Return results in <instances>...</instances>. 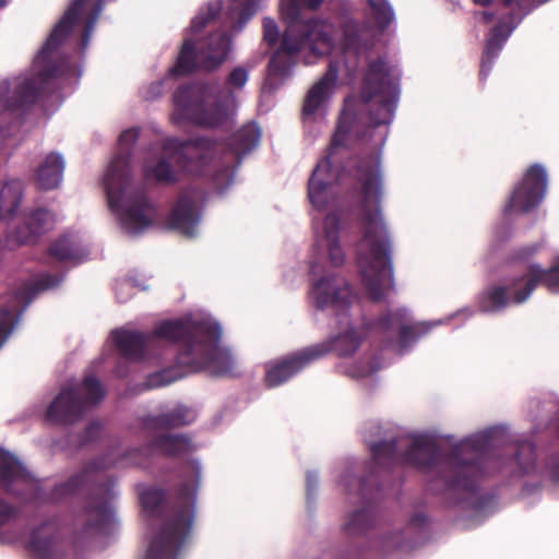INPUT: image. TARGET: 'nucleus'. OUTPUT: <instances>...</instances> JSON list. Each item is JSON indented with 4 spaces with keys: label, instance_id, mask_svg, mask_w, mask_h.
<instances>
[{
    "label": "nucleus",
    "instance_id": "obj_41",
    "mask_svg": "<svg viewBox=\"0 0 559 559\" xmlns=\"http://www.w3.org/2000/svg\"><path fill=\"white\" fill-rule=\"evenodd\" d=\"M278 27L276 22L271 17L263 19V39L270 45L274 46L278 40Z\"/></svg>",
    "mask_w": 559,
    "mask_h": 559
},
{
    "label": "nucleus",
    "instance_id": "obj_42",
    "mask_svg": "<svg viewBox=\"0 0 559 559\" xmlns=\"http://www.w3.org/2000/svg\"><path fill=\"white\" fill-rule=\"evenodd\" d=\"M538 250L536 245L524 246L515 249L508 258L510 263L524 262L532 258Z\"/></svg>",
    "mask_w": 559,
    "mask_h": 559
},
{
    "label": "nucleus",
    "instance_id": "obj_29",
    "mask_svg": "<svg viewBox=\"0 0 559 559\" xmlns=\"http://www.w3.org/2000/svg\"><path fill=\"white\" fill-rule=\"evenodd\" d=\"M64 159L59 153H49L35 169V183L38 189L53 190L59 187L63 177Z\"/></svg>",
    "mask_w": 559,
    "mask_h": 559
},
{
    "label": "nucleus",
    "instance_id": "obj_21",
    "mask_svg": "<svg viewBox=\"0 0 559 559\" xmlns=\"http://www.w3.org/2000/svg\"><path fill=\"white\" fill-rule=\"evenodd\" d=\"M53 284L55 278L50 275L43 277L34 284H24L16 288L12 296L15 302L23 305L19 311H16L14 307H0V348L12 333L22 312L33 298L39 292L53 286Z\"/></svg>",
    "mask_w": 559,
    "mask_h": 559
},
{
    "label": "nucleus",
    "instance_id": "obj_38",
    "mask_svg": "<svg viewBox=\"0 0 559 559\" xmlns=\"http://www.w3.org/2000/svg\"><path fill=\"white\" fill-rule=\"evenodd\" d=\"M231 11L238 10L237 28H242L245 24L257 13L260 0H231Z\"/></svg>",
    "mask_w": 559,
    "mask_h": 559
},
{
    "label": "nucleus",
    "instance_id": "obj_15",
    "mask_svg": "<svg viewBox=\"0 0 559 559\" xmlns=\"http://www.w3.org/2000/svg\"><path fill=\"white\" fill-rule=\"evenodd\" d=\"M186 330L183 319L165 320L158 323L152 332L116 330L112 342L122 357L132 361L143 360L162 340L178 343L180 334Z\"/></svg>",
    "mask_w": 559,
    "mask_h": 559
},
{
    "label": "nucleus",
    "instance_id": "obj_14",
    "mask_svg": "<svg viewBox=\"0 0 559 559\" xmlns=\"http://www.w3.org/2000/svg\"><path fill=\"white\" fill-rule=\"evenodd\" d=\"M230 49V37L224 31H217L200 43L195 48L192 39L186 38L175 66L169 70L174 76L188 75L198 69L212 71L227 58Z\"/></svg>",
    "mask_w": 559,
    "mask_h": 559
},
{
    "label": "nucleus",
    "instance_id": "obj_22",
    "mask_svg": "<svg viewBox=\"0 0 559 559\" xmlns=\"http://www.w3.org/2000/svg\"><path fill=\"white\" fill-rule=\"evenodd\" d=\"M201 219L195 201L187 193H181L167 216V228L186 237H194Z\"/></svg>",
    "mask_w": 559,
    "mask_h": 559
},
{
    "label": "nucleus",
    "instance_id": "obj_52",
    "mask_svg": "<svg viewBox=\"0 0 559 559\" xmlns=\"http://www.w3.org/2000/svg\"><path fill=\"white\" fill-rule=\"evenodd\" d=\"M556 432L559 437V412L557 413V417H556Z\"/></svg>",
    "mask_w": 559,
    "mask_h": 559
},
{
    "label": "nucleus",
    "instance_id": "obj_44",
    "mask_svg": "<svg viewBox=\"0 0 559 559\" xmlns=\"http://www.w3.org/2000/svg\"><path fill=\"white\" fill-rule=\"evenodd\" d=\"M99 431H100V426L97 423H91L84 431L83 442H91V441L95 440L97 438Z\"/></svg>",
    "mask_w": 559,
    "mask_h": 559
},
{
    "label": "nucleus",
    "instance_id": "obj_7",
    "mask_svg": "<svg viewBox=\"0 0 559 559\" xmlns=\"http://www.w3.org/2000/svg\"><path fill=\"white\" fill-rule=\"evenodd\" d=\"M105 468H107V464L103 459L92 460L84 465L80 473L56 485L47 497L50 502H59L82 489H87V503L84 508V513L87 516L86 532L104 530L111 524L114 519V509L110 502L117 495L116 481L112 477L100 473Z\"/></svg>",
    "mask_w": 559,
    "mask_h": 559
},
{
    "label": "nucleus",
    "instance_id": "obj_27",
    "mask_svg": "<svg viewBox=\"0 0 559 559\" xmlns=\"http://www.w3.org/2000/svg\"><path fill=\"white\" fill-rule=\"evenodd\" d=\"M513 27L504 22L497 23L489 32L480 60L479 79L485 81L491 71L496 58L499 56L504 43L510 36Z\"/></svg>",
    "mask_w": 559,
    "mask_h": 559
},
{
    "label": "nucleus",
    "instance_id": "obj_16",
    "mask_svg": "<svg viewBox=\"0 0 559 559\" xmlns=\"http://www.w3.org/2000/svg\"><path fill=\"white\" fill-rule=\"evenodd\" d=\"M404 320V310H388L377 320L365 322L360 332L352 328V353L365 337H378L382 349L392 348L397 344L400 352L403 353L418 338L415 326L405 324Z\"/></svg>",
    "mask_w": 559,
    "mask_h": 559
},
{
    "label": "nucleus",
    "instance_id": "obj_20",
    "mask_svg": "<svg viewBox=\"0 0 559 559\" xmlns=\"http://www.w3.org/2000/svg\"><path fill=\"white\" fill-rule=\"evenodd\" d=\"M547 190V173L540 164H533L525 171L521 182L514 188L504 212H530L539 205Z\"/></svg>",
    "mask_w": 559,
    "mask_h": 559
},
{
    "label": "nucleus",
    "instance_id": "obj_1",
    "mask_svg": "<svg viewBox=\"0 0 559 559\" xmlns=\"http://www.w3.org/2000/svg\"><path fill=\"white\" fill-rule=\"evenodd\" d=\"M373 24L352 21V53L360 60L352 93V221L355 227H388L382 212V148L401 97L402 70L386 52L374 53L395 21L389 0H367Z\"/></svg>",
    "mask_w": 559,
    "mask_h": 559
},
{
    "label": "nucleus",
    "instance_id": "obj_18",
    "mask_svg": "<svg viewBox=\"0 0 559 559\" xmlns=\"http://www.w3.org/2000/svg\"><path fill=\"white\" fill-rule=\"evenodd\" d=\"M261 131L257 123L250 122L238 129L227 142L219 146L215 141V151L210 162L211 175L217 168H237L240 166L243 155L253 150L260 141Z\"/></svg>",
    "mask_w": 559,
    "mask_h": 559
},
{
    "label": "nucleus",
    "instance_id": "obj_49",
    "mask_svg": "<svg viewBox=\"0 0 559 559\" xmlns=\"http://www.w3.org/2000/svg\"><path fill=\"white\" fill-rule=\"evenodd\" d=\"M480 15H481V20L485 24L490 23L495 19V13H492V12L484 11L480 13Z\"/></svg>",
    "mask_w": 559,
    "mask_h": 559
},
{
    "label": "nucleus",
    "instance_id": "obj_23",
    "mask_svg": "<svg viewBox=\"0 0 559 559\" xmlns=\"http://www.w3.org/2000/svg\"><path fill=\"white\" fill-rule=\"evenodd\" d=\"M340 71V61L331 59L323 76L317 81L305 96L301 115L312 117L329 100L335 87Z\"/></svg>",
    "mask_w": 559,
    "mask_h": 559
},
{
    "label": "nucleus",
    "instance_id": "obj_50",
    "mask_svg": "<svg viewBox=\"0 0 559 559\" xmlns=\"http://www.w3.org/2000/svg\"><path fill=\"white\" fill-rule=\"evenodd\" d=\"M473 2L480 7H488L492 0H473Z\"/></svg>",
    "mask_w": 559,
    "mask_h": 559
},
{
    "label": "nucleus",
    "instance_id": "obj_10",
    "mask_svg": "<svg viewBox=\"0 0 559 559\" xmlns=\"http://www.w3.org/2000/svg\"><path fill=\"white\" fill-rule=\"evenodd\" d=\"M186 472L191 480H183L178 489V499L182 502H191L190 506L178 508L168 518L159 533H157L147 549L145 559H177L180 549L188 539L194 522V501L200 483V467L194 462H189Z\"/></svg>",
    "mask_w": 559,
    "mask_h": 559
},
{
    "label": "nucleus",
    "instance_id": "obj_31",
    "mask_svg": "<svg viewBox=\"0 0 559 559\" xmlns=\"http://www.w3.org/2000/svg\"><path fill=\"white\" fill-rule=\"evenodd\" d=\"M23 192L24 186L20 179L0 182V221L14 215L20 207Z\"/></svg>",
    "mask_w": 559,
    "mask_h": 559
},
{
    "label": "nucleus",
    "instance_id": "obj_45",
    "mask_svg": "<svg viewBox=\"0 0 559 559\" xmlns=\"http://www.w3.org/2000/svg\"><path fill=\"white\" fill-rule=\"evenodd\" d=\"M306 484H307L308 496H310L311 492L314 491L318 486V476L314 472L307 473Z\"/></svg>",
    "mask_w": 559,
    "mask_h": 559
},
{
    "label": "nucleus",
    "instance_id": "obj_55",
    "mask_svg": "<svg viewBox=\"0 0 559 559\" xmlns=\"http://www.w3.org/2000/svg\"><path fill=\"white\" fill-rule=\"evenodd\" d=\"M7 5V0H0V8H3Z\"/></svg>",
    "mask_w": 559,
    "mask_h": 559
},
{
    "label": "nucleus",
    "instance_id": "obj_8",
    "mask_svg": "<svg viewBox=\"0 0 559 559\" xmlns=\"http://www.w3.org/2000/svg\"><path fill=\"white\" fill-rule=\"evenodd\" d=\"M105 468H107V464L103 459L92 460L84 465L80 473L56 485L47 497L50 502H59L82 489H87V503L84 508V513L87 516L86 532L104 530L111 524L114 519V509L110 502L117 495L116 481L112 477L100 473Z\"/></svg>",
    "mask_w": 559,
    "mask_h": 559
},
{
    "label": "nucleus",
    "instance_id": "obj_2",
    "mask_svg": "<svg viewBox=\"0 0 559 559\" xmlns=\"http://www.w3.org/2000/svg\"><path fill=\"white\" fill-rule=\"evenodd\" d=\"M349 94L343 98V109L332 135L328 154L312 171L308 181V198L318 211L326 212L324 237L331 264L340 266L345 253L338 243V233L348 216L349 201Z\"/></svg>",
    "mask_w": 559,
    "mask_h": 559
},
{
    "label": "nucleus",
    "instance_id": "obj_9",
    "mask_svg": "<svg viewBox=\"0 0 559 559\" xmlns=\"http://www.w3.org/2000/svg\"><path fill=\"white\" fill-rule=\"evenodd\" d=\"M165 155L155 164L143 167V176L146 180H153L159 185H174L179 180L178 171L171 162L182 173L192 176H211L210 162L212 160L215 144L209 138H197L182 141L177 138H166L162 142Z\"/></svg>",
    "mask_w": 559,
    "mask_h": 559
},
{
    "label": "nucleus",
    "instance_id": "obj_48",
    "mask_svg": "<svg viewBox=\"0 0 559 559\" xmlns=\"http://www.w3.org/2000/svg\"><path fill=\"white\" fill-rule=\"evenodd\" d=\"M342 34H343V39H344V43L342 45V48L343 50L345 51L346 48H347V45H348V38H349V29L348 27L346 26V24L343 25V29H342Z\"/></svg>",
    "mask_w": 559,
    "mask_h": 559
},
{
    "label": "nucleus",
    "instance_id": "obj_37",
    "mask_svg": "<svg viewBox=\"0 0 559 559\" xmlns=\"http://www.w3.org/2000/svg\"><path fill=\"white\" fill-rule=\"evenodd\" d=\"M222 9L221 2H211L206 5V9L204 12L199 13L191 22L190 31L193 34H198L201 31H203L206 25L214 21Z\"/></svg>",
    "mask_w": 559,
    "mask_h": 559
},
{
    "label": "nucleus",
    "instance_id": "obj_36",
    "mask_svg": "<svg viewBox=\"0 0 559 559\" xmlns=\"http://www.w3.org/2000/svg\"><path fill=\"white\" fill-rule=\"evenodd\" d=\"M50 257L57 261L63 262L75 258V250L68 236H61L56 239L47 249Z\"/></svg>",
    "mask_w": 559,
    "mask_h": 559
},
{
    "label": "nucleus",
    "instance_id": "obj_25",
    "mask_svg": "<svg viewBox=\"0 0 559 559\" xmlns=\"http://www.w3.org/2000/svg\"><path fill=\"white\" fill-rule=\"evenodd\" d=\"M523 287L515 296L516 302H525L538 284H543L549 289L559 287V264L549 269H543L537 263H531L527 266V272L524 275Z\"/></svg>",
    "mask_w": 559,
    "mask_h": 559
},
{
    "label": "nucleus",
    "instance_id": "obj_46",
    "mask_svg": "<svg viewBox=\"0 0 559 559\" xmlns=\"http://www.w3.org/2000/svg\"><path fill=\"white\" fill-rule=\"evenodd\" d=\"M337 485L342 488V490L346 493L349 489V476L347 467L344 468L342 474L337 477Z\"/></svg>",
    "mask_w": 559,
    "mask_h": 559
},
{
    "label": "nucleus",
    "instance_id": "obj_47",
    "mask_svg": "<svg viewBox=\"0 0 559 559\" xmlns=\"http://www.w3.org/2000/svg\"><path fill=\"white\" fill-rule=\"evenodd\" d=\"M377 370L376 366L373 362H369L368 366L361 370H358V369H355L353 370L352 369V377H365V376H368L372 372H374Z\"/></svg>",
    "mask_w": 559,
    "mask_h": 559
},
{
    "label": "nucleus",
    "instance_id": "obj_13",
    "mask_svg": "<svg viewBox=\"0 0 559 559\" xmlns=\"http://www.w3.org/2000/svg\"><path fill=\"white\" fill-rule=\"evenodd\" d=\"M105 396V389L93 374L86 376L80 386L66 385L51 401L46 411V418L58 425H71L81 419L87 405L99 403Z\"/></svg>",
    "mask_w": 559,
    "mask_h": 559
},
{
    "label": "nucleus",
    "instance_id": "obj_40",
    "mask_svg": "<svg viewBox=\"0 0 559 559\" xmlns=\"http://www.w3.org/2000/svg\"><path fill=\"white\" fill-rule=\"evenodd\" d=\"M374 521L371 508L367 507L360 511L352 512V533L354 531H365L372 526Z\"/></svg>",
    "mask_w": 559,
    "mask_h": 559
},
{
    "label": "nucleus",
    "instance_id": "obj_30",
    "mask_svg": "<svg viewBox=\"0 0 559 559\" xmlns=\"http://www.w3.org/2000/svg\"><path fill=\"white\" fill-rule=\"evenodd\" d=\"M191 421V412L186 407H177L159 415L144 417L143 426L150 430H167L189 425Z\"/></svg>",
    "mask_w": 559,
    "mask_h": 559
},
{
    "label": "nucleus",
    "instance_id": "obj_35",
    "mask_svg": "<svg viewBox=\"0 0 559 559\" xmlns=\"http://www.w3.org/2000/svg\"><path fill=\"white\" fill-rule=\"evenodd\" d=\"M520 469L523 473H528L536 462V448L531 441H521L516 444L514 457Z\"/></svg>",
    "mask_w": 559,
    "mask_h": 559
},
{
    "label": "nucleus",
    "instance_id": "obj_12",
    "mask_svg": "<svg viewBox=\"0 0 559 559\" xmlns=\"http://www.w3.org/2000/svg\"><path fill=\"white\" fill-rule=\"evenodd\" d=\"M311 296L318 309L331 308L335 312L342 329L340 334L317 345L325 346L326 355L346 357L349 355V282L334 275L322 277L312 285Z\"/></svg>",
    "mask_w": 559,
    "mask_h": 559
},
{
    "label": "nucleus",
    "instance_id": "obj_43",
    "mask_svg": "<svg viewBox=\"0 0 559 559\" xmlns=\"http://www.w3.org/2000/svg\"><path fill=\"white\" fill-rule=\"evenodd\" d=\"M546 472L552 483L559 484V455H552L548 459Z\"/></svg>",
    "mask_w": 559,
    "mask_h": 559
},
{
    "label": "nucleus",
    "instance_id": "obj_4",
    "mask_svg": "<svg viewBox=\"0 0 559 559\" xmlns=\"http://www.w3.org/2000/svg\"><path fill=\"white\" fill-rule=\"evenodd\" d=\"M323 0H282L280 5L286 29L280 47L272 55L267 72L270 80H282L289 75L298 53L309 49L317 56L330 55L335 49L340 29L325 21L304 19L302 9L316 10Z\"/></svg>",
    "mask_w": 559,
    "mask_h": 559
},
{
    "label": "nucleus",
    "instance_id": "obj_5",
    "mask_svg": "<svg viewBox=\"0 0 559 559\" xmlns=\"http://www.w3.org/2000/svg\"><path fill=\"white\" fill-rule=\"evenodd\" d=\"M183 328L186 331L180 334L175 365L152 374V384L167 385L201 370H209L216 377L236 376L230 352L219 346L222 330L217 323L183 319Z\"/></svg>",
    "mask_w": 559,
    "mask_h": 559
},
{
    "label": "nucleus",
    "instance_id": "obj_33",
    "mask_svg": "<svg viewBox=\"0 0 559 559\" xmlns=\"http://www.w3.org/2000/svg\"><path fill=\"white\" fill-rule=\"evenodd\" d=\"M166 497V492L162 488L142 487L139 488V498L143 510L153 515L162 506Z\"/></svg>",
    "mask_w": 559,
    "mask_h": 559
},
{
    "label": "nucleus",
    "instance_id": "obj_11",
    "mask_svg": "<svg viewBox=\"0 0 559 559\" xmlns=\"http://www.w3.org/2000/svg\"><path fill=\"white\" fill-rule=\"evenodd\" d=\"M222 91L216 82H198L179 86L174 93V105L179 119L194 124L216 128L228 118Z\"/></svg>",
    "mask_w": 559,
    "mask_h": 559
},
{
    "label": "nucleus",
    "instance_id": "obj_54",
    "mask_svg": "<svg viewBox=\"0 0 559 559\" xmlns=\"http://www.w3.org/2000/svg\"><path fill=\"white\" fill-rule=\"evenodd\" d=\"M502 3L506 5V7H509L511 5V3L513 2V0H501Z\"/></svg>",
    "mask_w": 559,
    "mask_h": 559
},
{
    "label": "nucleus",
    "instance_id": "obj_17",
    "mask_svg": "<svg viewBox=\"0 0 559 559\" xmlns=\"http://www.w3.org/2000/svg\"><path fill=\"white\" fill-rule=\"evenodd\" d=\"M0 487L9 495L27 498L36 481L17 457L0 450ZM15 514L12 506L0 498V527Z\"/></svg>",
    "mask_w": 559,
    "mask_h": 559
},
{
    "label": "nucleus",
    "instance_id": "obj_19",
    "mask_svg": "<svg viewBox=\"0 0 559 559\" xmlns=\"http://www.w3.org/2000/svg\"><path fill=\"white\" fill-rule=\"evenodd\" d=\"M323 345H310L290 353L266 365L264 382L267 388H276L309 365L326 356Z\"/></svg>",
    "mask_w": 559,
    "mask_h": 559
},
{
    "label": "nucleus",
    "instance_id": "obj_32",
    "mask_svg": "<svg viewBox=\"0 0 559 559\" xmlns=\"http://www.w3.org/2000/svg\"><path fill=\"white\" fill-rule=\"evenodd\" d=\"M150 447L165 456L176 457L188 452L190 440L180 433H165L152 438Z\"/></svg>",
    "mask_w": 559,
    "mask_h": 559
},
{
    "label": "nucleus",
    "instance_id": "obj_28",
    "mask_svg": "<svg viewBox=\"0 0 559 559\" xmlns=\"http://www.w3.org/2000/svg\"><path fill=\"white\" fill-rule=\"evenodd\" d=\"M53 225V215L45 209H37L25 217L22 225L17 226L14 235L19 243L35 242L44 233L48 231Z\"/></svg>",
    "mask_w": 559,
    "mask_h": 559
},
{
    "label": "nucleus",
    "instance_id": "obj_26",
    "mask_svg": "<svg viewBox=\"0 0 559 559\" xmlns=\"http://www.w3.org/2000/svg\"><path fill=\"white\" fill-rule=\"evenodd\" d=\"M26 548L36 559H56L58 556V533L52 523H43L29 537Z\"/></svg>",
    "mask_w": 559,
    "mask_h": 559
},
{
    "label": "nucleus",
    "instance_id": "obj_53",
    "mask_svg": "<svg viewBox=\"0 0 559 559\" xmlns=\"http://www.w3.org/2000/svg\"><path fill=\"white\" fill-rule=\"evenodd\" d=\"M341 368V372L344 373V374H348V368L346 366L344 367H340Z\"/></svg>",
    "mask_w": 559,
    "mask_h": 559
},
{
    "label": "nucleus",
    "instance_id": "obj_24",
    "mask_svg": "<svg viewBox=\"0 0 559 559\" xmlns=\"http://www.w3.org/2000/svg\"><path fill=\"white\" fill-rule=\"evenodd\" d=\"M525 276H514L506 281L504 284L487 287L480 298L479 308L483 312H498L509 305H521L516 302L515 296L523 287Z\"/></svg>",
    "mask_w": 559,
    "mask_h": 559
},
{
    "label": "nucleus",
    "instance_id": "obj_3",
    "mask_svg": "<svg viewBox=\"0 0 559 559\" xmlns=\"http://www.w3.org/2000/svg\"><path fill=\"white\" fill-rule=\"evenodd\" d=\"M492 447L491 436L479 433L465 439L449 454H443L435 440L421 436L413 440L404 461L425 473H435L443 490L473 495L477 491L478 478L484 473Z\"/></svg>",
    "mask_w": 559,
    "mask_h": 559
},
{
    "label": "nucleus",
    "instance_id": "obj_34",
    "mask_svg": "<svg viewBox=\"0 0 559 559\" xmlns=\"http://www.w3.org/2000/svg\"><path fill=\"white\" fill-rule=\"evenodd\" d=\"M372 457L378 464H395L399 460L395 440H384L373 443L370 448Z\"/></svg>",
    "mask_w": 559,
    "mask_h": 559
},
{
    "label": "nucleus",
    "instance_id": "obj_6",
    "mask_svg": "<svg viewBox=\"0 0 559 559\" xmlns=\"http://www.w3.org/2000/svg\"><path fill=\"white\" fill-rule=\"evenodd\" d=\"M138 139L135 129H128L119 136V147L104 178V188L110 210L119 216L121 227L138 235L152 225L155 209L144 190L128 195L131 183L132 145Z\"/></svg>",
    "mask_w": 559,
    "mask_h": 559
},
{
    "label": "nucleus",
    "instance_id": "obj_39",
    "mask_svg": "<svg viewBox=\"0 0 559 559\" xmlns=\"http://www.w3.org/2000/svg\"><path fill=\"white\" fill-rule=\"evenodd\" d=\"M248 79L249 72L245 67L234 68L226 78V85L230 88L228 95L233 97L231 92L234 90H241L247 84Z\"/></svg>",
    "mask_w": 559,
    "mask_h": 559
},
{
    "label": "nucleus",
    "instance_id": "obj_51",
    "mask_svg": "<svg viewBox=\"0 0 559 559\" xmlns=\"http://www.w3.org/2000/svg\"><path fill=\"white\" fill-rule=\"evenodd\" d=\"M342 527H343V531L346 533L349 527V520H345Z\"/></svg>",
    "mask_w": 559,
    "mask_h": 559
}]
</instances>
